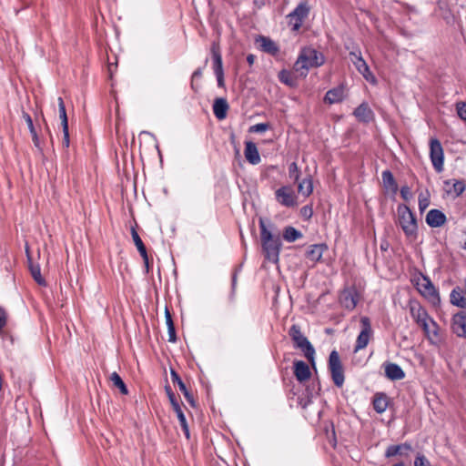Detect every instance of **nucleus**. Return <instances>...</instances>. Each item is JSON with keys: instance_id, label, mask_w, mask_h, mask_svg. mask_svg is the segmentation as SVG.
Here are the masks:
<instances>
[{"instance_id": "nucleus-1", "label": "nucleus", "mask_w": 466, "mask_h": 466, "mask_svg": "<svg viewBox=\"0 0 466 466\" xmlns=\"http://www.w3.org/2000/svg\"><path fill=\"white\" fill-rule=\"evenodd\" d=\"M262 251L267 260L278 263L282 242L279 234H273L267 227L266 221L260 218L258 220Z\"/></svg>"}, {"instance_id": "nucleus-2", "label": "nucleus", "mask_w": 466, "mask_h": 466, "mask_svg": "<svg viewBox=\"0 0 466 466\" xmlns=\"http://www.w3.org/2000/svg\"><path fill=\"white\" fill-rule=\"evenodd\" d=\"M324 56L321 53L312 48L303 49L294 65V69L300 72L301 76H307L309 68L323 65Z\"/></svg>"}, {"instance_id": "nucleus-3", "label": "nucleus", "mask_w": 466, "mask_h": 466, "mask_svg": "<svg viewBox=\"0 0 466 466\" xmlns=\"http://www.w3.org/2000/svg\"><path fill=\"white\" fill-rule=\"evenodd\" d=\"M295 349L302 351L305 358L312 364H315V349L306 336L301 332V329L298 324H293L289 329Z\"/></svg>"}, {"instance_id": "nucleus-4", "label": "nucleus", "mask_w": 466, "mask_h": 466, "mask_svg": "<svg viewBox=\"0 0 466 466\" xmlns=\"http://www.w3.org/2000/svg\"><path fill=\"white\" fill-rule=\"evenodd\" d=\"M399 224L403 230L405 236L409 238L415 239L418 236V223L414 213L411 209L404 205H399L398 208Z\"/></svg>"}, {"instance_id": "nucleus-5", "label": "nucleus", "mask_w": 466, "mask_h": 466, "mask_svg": "<svg viewBox=\"0 0 466 466\" xmlns=\"http://www.w3.org/2000/svg\"><path fill=\"white\" fill-rule=\"evenodd\" d=\"M409 309L410 313L414 319V321L421 327L423 331L426 334L430 333L429 322L431 321L434 326L436 323L432 319L430 318L429 314L425 310V309L420 305V303L415 299H410L409 301Z\"/></svg>"}, {"instance_id": "nucleus-6", "label": "nucleus", "mask_w": 466, "mask_h": 466, "mask_svg": "<svg viewBox=\"0 0 466 466\" xmlns=\"http://www.w3.org/2000/svg\"><path fill=\"white\" fill-rule=\"evenodd\" d=\"M360 331L357 337L353 352L357 353L360 350L365 349L370 339L373 337V329L371 327V322L369 317L362 316L360 319Z\"/></svg>"}, {"instance_id": "nucleus-7", "label": "nucleus", "mask_w": 466, "mask_h": 466, "mask_svg": "<svg viewBox=\"0 0 466 466\" xmlns=\"http://www.w3.org/2000/svg\"><path fill=\"white\" fill-rule=\"evenodd\" d=\"M329 370L334 384L341 388L344 384L345 376L339 355L337 350H332L329 358Z\"/></svg>"}, {"instance_id": "nucleus-8", "label": "nucleus", "mask_w": 466, "mask_h": 466, "mask_svg": "<svg viewBox=\"0 0 466 466\" xmlns=\"http://www.w3.org/2000/svg\"><path fill=\"white\" fill-rule=\"evenodd\" d=\"M416 288L423 297L433 304L440 300L439 293L429 277L421 274L416 280Z\"/></svg>"}, {"instance_id": "nucleus-9", "label": "nucleus", "mask_w": 466, "mask_h": 466, "mask_svg": "<svg viewBox=\"0 0 466 466\" xmlns=\"http://www.w3.org/2000/svg\"><path fill=\"white\" fill-rule=\"evenodd\" d=\"M309 8L306 2H302L297 5V7L287 15L288 24L292 31H298L303 21L308 17Z\"/></svg>"}, {"instance_id": "nucleus-10", "label": "nucleus", "mask_w": 466, "mask_h": 466, "mask_svg": "<svg viewBox=\"0 0 466 466\" xmlns=\"http://www.w3.org/2000/svg\"><path fill=\"white\" fill-rule=\"evenodd\" d=\"M275 198L279 204L286 208L298 205L297 196L290 186H282L275 191Z\"/></svg>"}, {"instance_id": "nucleus-11", "label": "nucleus", "mask_w": 466, "mask_h": 466, "mask_svg": "<svg viewBox=\"0 0 466 466\" xmlns=\"http://www.w3.org/2000/svg\"><path fill=\"white\" fill-rule=\"evenodd\" d=\"M430 157L434 169L437 172L442 171L444 154L442 146L437 138H431L430 141Z\"/></svg>"}, {"instance_id": "nucleus-12", "label": "nucleus", "mask_w": 466, "mask_h": 466, "mask_svg": "<svg viewBox=\"0 0 466 466\" xmlns=\"http://www.w3.org/2000/svg\"><path fill=\"white\" fill-rule=\"evenodd\" d=\"M351 62L354 64L358 72L363 76V78L371 85L377 84V78L374 74L370 71L367 62L355 52L351 51Z\"/></svg>"}, {"instance_id": "nucleus-13", "label": "nucleus", "mask_w": 466, "mask_h": 466, "mask_svg": "<svg viewBox=\"0 0 466 466\" xmlns=\"http://www.w3.org/2000/svg\"><path fill=\"white\" fill-rule=\"evenodd\" d=\"M452 331L461 338H466V311L455 314L451 323Z\"/></svg>"}, {"instance_id": "nucleus-14", "label": "nucleus", "mask_w": 466, "mask_h": 466, "mask_svg": "<svg viewBox=\"0 0 466 466\" xmlns=\"http://www.w3.org/2000/svg\"><path fill=\"white\" fill-rule=\"evenodd\" d=\"M426 223L431 228H440L447 220L446 215L440 209H431L426 215Z\"/></svg>"}, {"instance_id": "nucleus-15", "label": "nucleus", "mask_w": 466, "mask_h": 466, "mask_svg": "<svg viewBox=\"0 0 466 466\" xmlns=\"http://www.w3.org/2000/svg\"><path fill=\"white\" fill-rule=\"evenodd\" d=\"M170 376H171L172 382L178 386L179 390L183 393V395H184L185 399L187 400V401L192 407H195L196 406V402H195L194 397H193L192 393L187 390L186 384L181 380V378L179 377L178 373L175 370L171 369Z\"/></svg>"}, {"instance_id": "nucleus-16", "label": "nucleus", "mask_w": 466, "mask_h": 466, "mask_svg": "<svg viewBox=\"0 0 466 466\" xmlns=\"http://www.w3.org/2000/svg\"><path fill=\"white\" fill-rule=\"evenodd\" d=\"M355 117L362 123H370L374 119V113L367 102H362L353 112Z\"/></svg>"}, {"instance_id": "nucleus-17", "label": "nucleus", "mask_w": 466, "mask_h": 466, "mask_svg": "<svg viewBox=\"0 0 466 466\" xmlns=\"http://www.w3.org/2000/svg\"><path fill=\"white\" fill-rule=\"evenodd\" d=\"M214 74L224 73L221 50L218 43L213 42L210 48Z\"/></svg>"}, {"instance_id": "nucleus-18", "label": "nucleus", "mask_w": 466, "mask_h": 466, "mask_svg": "<svg viewBox=\"0 0 466 466\" xmlns=\"http://www.w3.org/2000/svg\"><path fill=\"white\" fill-rule=\"evenodd\" d=\"M25 253H26V258H27V261H28V267L30 269V273H31L34 280L40 286H46V282L41 275L40 266L38 264H34L32 262V258L30 256L29 248L27 245L25 246Z\"/></svg>"}, {"instance_id": "nucleus-19", "label": "nucleus", "mask_w": 466, "mask_h": 466, "mask_svg": "<svg viewBox=\"0 0 466 466\" xmlns=\"http://www.w3.org/2000/svg\"><path fill=\"white\" fill-rule=\"evenodd\" d=\"M294 375L298 381L303 382L310 378L311 372L309 365L303 360L294 361Z\"/></svg>"}, {"instance_id": "nucleus-20", "label": "nucleus", "mask_w": 466, "mask_h": 466, "mask_svg": "<svg viewBox=\"0 0 466 466\" xmlns=\"http://www.w3.org/2000/svg\"><path fill=\"white\" fill-rule=\"evenodd\" d=\"M385 375L390 380H400L405 378V372L401 367L392 362L385 365Z\"/></svg>"}, {"instance_id": "nucleus-21", "label": "nucleus", "mask_w": 466, "mask_h": 466, "mask_svg": "<svg viewBox=\"0 0 466 466\" xmlns=\"http://www.w3.org/2000/svg\"><path fill=\"white\" fill-rule=\"evenodd\" d=\"M244 154L246 159L252 165H258L261 161L258 147L252 141L246 142Z\"/></svg>"}, {"instance_id": "nucleus-22", "label": "nucleus", "mask_w": 466, "mask_h": 466, "mask_svg": "<svg viewBox=\"0 0 466 466\" xmlns=\"http://www.w3.org/2000/svg\"><path fill=\"white\" fill-rule=\"evenodd\" d=\"M228 110V104L226 98H216L213 104V113L218 120L226 118Z\"/></svg>"}, {"instance_id": "nucleus-23", "label": "nucleus", "mask_w": 466, "mask_h": 466, "mask_svg": "<svg viewBox=\"0 0 466 466\" xmlns=\"http://www.w3.org/2000/svg\"><path fill=\"white\" fill-rule=\"evenodd\" d=\"M326 249L327 246L325 244L310 245L306 251V258L311 262H317L321 258Z\"/></svg>"}, {"instance_id": "nucleus-24", "label": "nucleus", "mask_w": 466, "mask_h": 466, "mask_svg": "<svg viewBox=\"0 0 466 466\" xmlns=\"http://www.w3.org/2000/svg\"><path fill=\"white\" fill-rule=\"evenodd\" d=\"M446 187L451 186V187L447 189L448 194H453L454 197L461 196L465 190V182L458 179H448L444 181Z\"/></svg>"}, {"instance_id": "nucleus-25", "label": "nucleus", "mask_w": 466, "mask_h": 466, "mask_svg": "<svg viewBox=\"0 0 466 466\" xmlns=\"http://www.w3.org/2000/svg\"><path fill=\"white\" fill-rule=\"evenodd\" d=\"M343 97L344 90L341 86H338L326 93L324 101L329 104H335L342 101Z\"/></svg>"}, {"instance_id": "nucleus-26", "label": "nucleus", "mask_w": 466, "mask_h": 466, "mask_svg": "<svg viewBox=\"0 0 466 466\" xmlns=\"http://www.w3.org/2000/svg\"><path fill=\"white\" fill-rule=\"evenodd\" d=\"M389 406V399L385 393H377L373 400V408L378 413L384 412Z\"/></svg>"}, {"instance_id": "nucleus-27", "label": "nucleus", "mask_w": 466, "mask_h": 466, "mask_svg": "<svg viewBox=\"0 0 466 466\" xmlns=\"http://www.w3.org/2000/svg\"><path fill=\"white\" fill-rule=\"evenodd\" d=\"M258 42H260V46L262 51L270 54L272 56L277 55L279 52V46L277 44L267 36H259Z\"/></svg>"}, {"instance_id": "nucleus-28", "label": "nucleus", "mask_w": 466, "mask_h": 466, "mask_svg": "<svg viewBox=\"0 0 466 466\" xmlns=\"http://www.w3.org/2000/svg\"><path fill=\"white\" fill-rule=\"evenodd\" d=\"M22 116L27 124L35 147H37L38 149H41L39 137L35 128L32 117L28 113L25 111H23Z\"/></svg>"}, {"instance_id": "nucleus-29", "label": "nucleus", "mask_w": 466, "mask_h": 466, "mask_svg": "<svg viewBox=\"0 0 466 466\" xmlns=\"http://www.w3.org/2000/svg\"><path fill=\"white\" fill-rule=\"evenodd\" d=\"M313 191V182L312 177L309 175L307 177L303 178L302 181L299 182L298 185V192L304 197H309Z\"/></svg>"}, {"instance_id": "nucleus-30", "label": "nucleus", "mask_w": 466, "mask_h": 466, "mask_svg": "<svg viewBox=\"0 0 466 466\" xmlns=\"http://www.w3.org/2000/svg\"><path fill=\"white\" fill-rule=\"evenodd\" d=\"M165 319H166V324L167 326V331H168V341L176 342L177 341L176 329H175V325H174V322L172 319V316H171L169 310L167 309V308H166V310H165Z\"/></svg>"}, {"instance_id": "nucleus-31", "label": "nucleus", "mask_w": 466, "mask_h": 466, "mask_svg": "<svg viewBox=\"0 0 466 466\" xmlns=\"http://www.w3.org/2000/svg\"><path fill=\"white\" fill-rule=\"evenodd\" d=\"M302 238V233L292 226H288L283 230V238L287 242H294Z\"/></svg>"}, {"instance_id": "nucleus-32", "label": "nucleus", "mask_w": 466, "mask_h": 466, "mask_svg": "<svg viewBox=\"0 0 466 466\" xmlns=\"http://www.w3.org/2000/svg\"><path fill=\"white\" fill-rule=\"evenodd\" d=\"M450 298L451 304L461 308L466 307V299L460 289H452Z\"/></svg>"}, {"instance_id": "nucleus-33", "label": "nucleus", "mask_w": 466, "mask_h": 466, "mask_svg": "<svg viewBox=\"0 0 466 466\" xmlns=\"http://www.w3.org/2000/svg\"><path fill=\"white\" fill-rule=\"evenodd\" d=\"M382 181L384 186L387 188H390L392 191L396 192L398 189V185L396 183V180L389 169L384 170L381 174Z\"/></svg>"}, {"instance_id": "nucleus-34", "label": "nucleus", "mask_w": 466, "mask_h": 466, "mask_svg": "<svg viewBox=\"0 0 466 466\" xmlns=\"http://www.w3.org/2000/svg\"><path fill=\"white\" fill-rule=\"evenodd\" d=\"M131 236H132V239L140 254L141 257H146V252H147V248H146V246L144 245L141 238L139 237L136 228L132 227L131 228Z\"/></svg>"}, {"instance_id": "nucleus-35", "label": "nucleus", "mask_w": 466, "mask_h": 466, "mask_svg": "<svg viewBox=\"0 0 466 466\" xmlns=\"http://www.w3.org/2000/svg\"><path fill=\"white\" fill-rule=\"evenodd\" d=\"M402 449L411 450V446L408 443H402V444H399V445H390L386 450L385 456L387 458H390V457H393L398 454H400Z\"/></svg>"}, {"instance_id": "nucleus-36", "label": "nucleus", "mask_w": 466, "mask_h": 466, "mask_svg": "<svg viewBox=\"0 0 466 466\" xmlns=\"http://www.w3.org/2000/svg\"><path fill=\"white\" fill-rule=\"evenodd\" d=\"M110 380L120 390V392L122 394H124V395L128 394V389L117 372H113L110 375Z\"/></svg>"}, {"instance_id": "nucleus-37", "label": "nucleus", "mask_w": 466, "mask_h": 466, "mask_svg": "<svg viewBox=\"0 0 466 466\" xmlns=\"http://www.w3.org/2000/svg\"><path fill=\"white\" fill-rule=\"evenodd\" d=\"M279 79L281 83H283L289 86H294L296 84V81L292 76V73L286 69H282L279 73Z\"/></svg>"}, {"instance_id": "nucleus-38", "label": "nucleus", "mask_w": 466, "mask_h": 466, "mask_svg": "<svg viewBox=\"0 0 466 466\" xmlns=\"http://www.w3.org/2000/svg\"><path fill=\"white\" fill-rule=\"evenodd\" d=\"M58 103V113H59V118L61 120L62 127H68V119L66 110V106L64 103L63 98L60 96L57 99Z\"/></svg>"}, {"instance_id": "nucleus-39", "label": "nucleus", "mask_w": 466, "mask_h": 466, "mask_svg": "<svg viewBox=\"0 0 466 466\" xmlns=\"http://www.w3.org/2000/svg\"><path fill=\"white\" fill-rule=\"evenodd\" d=\"M289 177L294 182H299L300 177V170L296 162H292L289 165Z\"/></svg>"}, {"instance_id": "nucleus-40", "label": "nucleus", "mask_w": 466, "mask_h": 466, "mask_svg": "<svg viewBox=\"0 0 466 466\" xmlns=\"http://www.w3.org/2000/svg\"><path fill=\"white\" fill-rule=\"evenodd\" d=\"M165 391L167 393V398H168V400L170 401V404H171L172 408H174V407H176V406L180 404L169 385L167 384L165 386Z\"/></svg>"}, {"instance_id": "nucleus-41", "label": "nucleus", "mask_w": 466, "mask_h": 466, "mask_svg": "<svg viewBox=\"0 0 466 466\" xmlns=\"http://www.w3.org/2000/svg\"><path fill=\"white\" fill-rule=\"evenodd\" d=\"M270 126L268 123H258L249 127V132L260 133L269 129Z\"/></svg>"}, {"instance_id": "nucleus-42", "label": "nucleus", "mask_w": 466, "mask_h": 466, "mask_svg": "<svg viewBox=\"0 0 466 466\" xmlns=\"http://www.w3.org/2000/svg\"><path fill=\"white\" fill-rule=\"evenodd\" d=\"M429 460L423 455L419 453L414 460V466H430Z\"/></svg>"}, {"instance_id": "nucleus-43", "label": "nucleus", "mask_w": 466, "mask_h": 466, "mask_svg": "<svg viewBox=\"0 0 466 466\" xmlns=\"http://www.w3.org/2000/svg\"><path fill=\"white\" fill-rule=\"evenodd\" d=\"M457 113L461 119L466 122V103L460 102L456 105Z\"/></svg>"}, {"instance_id": "nucleus-44", "label": "nucleus", "mask_w": 466, "mask_h": 466, "mask_svg": "<svg viewBox=\"0 0 466 466\" xmlns=\"http://www.w3.org/2000/svg\"><path fill=\"white\" fill-rule=\"evenodd\" d=\"M173 410H174V411L176 412V414L177 416V419H178L180 426L182 424H185L187 422V419H186L185 414H184V412H183V410L181 409L180 404L176 406V407H174Z\"/></svg>"}, {"instance_id": "nucleus-45", "label": "nucleus", "mask_w": 466, "mask_h": 466, "mask_svg": "<svg viewBox=\"0 0 466 466\" xmlns=\"http://www.w3.org/2000/svg\"><path fill=\"white\" fill-rule=\"evenodd\" d=\"M400 196L405 201H409L412 198V193L408 186H403L400 188Z\"/></svg>"}, {"instance_id": "nucleus-46", "label": "nucleus", "mask_w": 466, "mask_h": 466, "mask_svg": "<svg viewBox=\"0 0 466 466\" xmlns=\"http://www.w3.org/2000/svg\"><path fill=\"white\" fill-rule=\"evenodd\" d=\"M7 324L6 310L0 306V330H2Z\"/></svg>"}, {"instance_id": "nucleus-47", "label": "nucleus", "mask_w": 466, "mask_h": 466, "mask_svg": "<svg viewBox=\"0 0 466 466\" xmlns=\"http://www.w3.org/2000/svg\"><path fill=\"white\" fill-rule=\"evenodd\" d=\"M201 76H202V68H201V67H198V68H197V69L193 72V74H192V76H191V88H192L194 91H197V88L195 87V84H194V82H195V80H196V79L201 78Z\"/></svg>"}, {"instance_id": "nucleus-48", "label": "nucleus", "mask_w": 466, "mask_h": 466, "mask_svg": "<svg viewBox=\"0 0 466 466\" xmlns=\"http://www.w3.org/2000/svg\"><path fill=\"white\" fill-rule=\"evenodd\" d=\"M311 402V397L309 394L306 397L299 398V405L302 409H306Z\"/></svg>"}, {"instance_id": "nucleus-49", "label": "nucleus", "mask_w": 466, "mask_h": 466, "mask_svg": "<svg viewBox=\"0 0 466 466\" xmlns=\"http://www.w3.org/2000/svg\"><path fill=\"white\" fill-rule=\"evenodd\" d=\"M62 128H63L62 144L65 147H68L70 145L69 129H68V127H62Z\"/></svg>"}, {"instance_id": "nucleus-50", "label": "nucleus", "mask_w": 466, "mask_h": 466, "mask_svg": "<svg viewBox=\"0 0 466 466\" xmlns=\"http://www.w3.org/2000/svg\"><path fill=\"white\" fill-rule=\"evenodd\" d=\"M430 201L426 198H419V209L420 212H423L429 206Z\"/></svg>"}, {"instance_id": "nucleus-51", "label": "nucleus", "mask_w": 466, "mask_h": 466, "mask_svg": "<svg viewBox=\"0 0 466 466\" xmlns=\"http://www.w3.org/2000/svg\"><path fill=\"white\" fill-rule=\"evenodd\" d=\"M350 299H351V309H352L353 308H355L357 306L359 299H360V295L356 291H353L352 289H351Z\"/></svg>"}, {"instance_id": "nucleus-52", "label": "nucleus", "mask_w": 466, "mask_h": 466, "mask_svg": "<svg viewBox=\"0 0 466 466\" xmlns=\"http://www.w3.org/2000/svg\"><path fill=\"white\" fill-rule=\"evenodd\" d=\"M215 76L217 78L218 86L219 87H224V86H225L224 73L215 74Z\"/></svg>"}, {"instance_id": "nucleus-53", "label": "nucleus", "mask_w": 466, "mask_h": 466, "mask_svg": "<svg viewBox=\"0 0 466 466\" xmlns=\"http://www.w3.org/2000/svg\"><path fill=\"white\" fill-rule=\"evenodd\" d=\"M301 214L304 217L310 218L312 216V208L309 206H305L301 208Z\"/></svg>"}, {"instance_id": "nucleus-54", "label": "nucleus", "mask_w": 466, "mask_h": 466, "mask_svg": "<svg viewBox=\"0 0 466 466\" xmlns=\"http://www.w3.org/2000/svg\"><path fill=\"white\" fill-rule=\"evenodd\" d=\"M338 453L341 460L347 461L348 457L350 456L349 451L347 448L345 447V451H341L340 448L338 450Z\"/></svg>"}, {"instance_id": "nucleus-55", "label": "nucleus", "mask_w": 466, "mask_h": 466, "mask_svg": "<svg viewBox=\"0 0 466 466\" xmlns=\"http://www.w3.org/2000/svg\"><path fill=\"white\" fill-rule=\"evenodd\" d=\"M237 279H238V270H235V272L232 274V279H231V288H232L233 292L235 291V289H236Z\"/></svg>"}, {"instance_id": "nucleus-56", "label": "nucleus", "mask_w": 466, "mask_h": 466, "mask_svg": "<svg viewBox=\"0 0 466 466\" xmlns=\"http://www.w3.org/2000/svg\"><path fill=\"white\" fill-rule=\"evenodd\" d=\"M266 0H253L254 5L258 9H261L265 5Z\"/></svg>"}, {"instance_id": "nucleus-57", "label": "nucleus", "mask_w": 466, "mask_h": 466, "mask_svg": "<svg viewBox=\"0 0 466 466\" xmlns=\"http://www.w3.org/2000/svg\"><path fill=\"white\" fill-rule=\"evenodd\" d=\"M181 428H182L186 437L188 439L189 438V429H188L187 422H186L185 424H182Z\"/></svg>"}, {"instance_id": "nucleus-58", "label": "nucleus", "mask_w": 466, "mask_h": 466, "mask_svg": "<svg viewBox=\"0 0 466 466\" xmlns=\"http://www.w3.org/2000/svg\"><path fill=\"white\" fill-rule=\"evenodd\" d=\"M142 258H143L144 264L146 266L147 271L148 272V270H149V259H148L147 252H146V257H142Z\"/></svg>"}, {"instance_id": "nucleus-59", "label": "nucleus", "mask_w": 466, "mask_h": 466, "mask_svg": "<svg viewBox=\"0 0 466 466\" xmlns=\"http://www.w3.org/2000/svg\"><path fill=\"white\" fill-rule=\"evenodd\" d=\"M330 442L333 444L334 448H337V441H336L335 431H334L333 428L331 429V440H330Z\"/></svg>"}, {"instance_id": "nucleus-60", "label": "nucleus", "mask_w": 466, "mask_h": 466, "mask_svg": "<svg viewBox=\"0 0 466 466\" xmlns=\"http://www.w3.org/2000/svg\"><path fill=\"white\" fill-rule=\"evenodd\" d=\"M255 61V56L252 55V54H249L248 56H247V62L251 66Z\"/></svg>"}, {"instance_id": "nucleus-61", "label": "nucleus", "mask_w": 466, "mask_h": 466, "mask_svg": "<svg viewBox=\"0 0 466 466\" xmlns=\"http://www.w3.org/2000/svg\"><path fill=\"white\" fill-rule=\"evenodd\" d=\"M333 464L335 466H341V462L339 461V459L336 456H333Z\"/></svg>"}, {"instance_id": "nucleus-62", "label": "nucleus", "mask_w": 466, "mask_h": 466, "mask_svg": "<svg viewBox=\"0 0 466 466\" xmlns=\"http://www.w3.org/2000/svg\"><path fill=\"white\" fill-rule=\"evenodd\" d=\"M5 269H6V270H9V269H10V268H11V263H10V261H9V258H7V259H6V264H5Z\"/></svg>"}, {"instance_id": "nucleus-63", "label": "nucleus", "mask_w": 466, "mask_h": 466, "mask_svg": "<svg viewBox=\"0 0 466 466\" xmlns=\"http://www.w3.org/2000/svg\"><path fill=\"white\" fill-rule=\"evenodd\" d=\"M143 134H145V135H149V136H151V137H155L154 134H152V133H150V132H148V131H142V132L140 133V135H143Z\"/></svg>"}, {"instance_id": "nucleus-64", "label": "nucleus", "mask_w": 466, "mask_h": 466, "mask_svg": "<svg viewBox=\"0 0 466 466\" xmlns=\"http://www.w3.org/2000/svg\"><path fill=\"white\" fill-rule=\"evenodd\" d=\"M348 295H350V291L347 289H344V299H348Z\"/></svg>"}]
</instances>
